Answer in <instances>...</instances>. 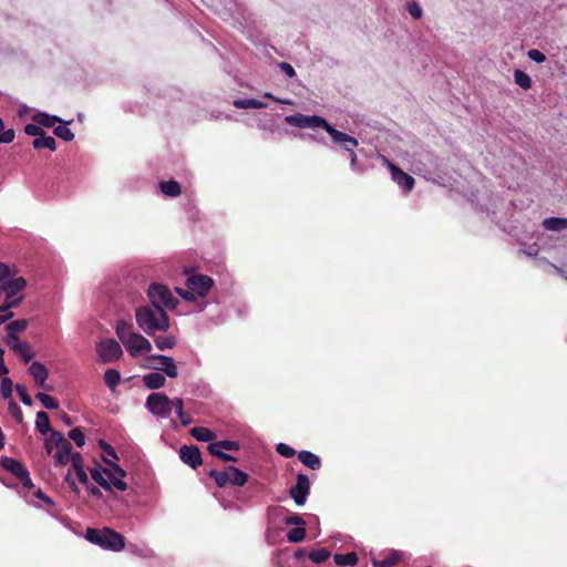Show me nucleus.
I'll return each instance as SVG.
<instances>
[{
    "label": "nucleus",
    "mask_w": 567,
    "mask_h": 567,
    "mask_svg": "<svg viewBox=\"0 0 567 567\" xmlns=\"http://www.w3.org/2000/svg\"><path fill=\"white\" fill-rule=\"evenodd\" d=\"M137 326L148 336L169 328V317L165 309L154 306H142L135 311Z\"/></svg>",
    "instance_id": "nucleus-1"
},
{
    "label": "nucleus",
    "mask_w": 567,
    "mask_h": 567,
    "mask_svg": "<svg viewBox=\"0 0 567 567\" xmlns=\"http://www.w3.org/2000/svg\"><path fill=\"white\" fill-rule=\"evenodd\" d=\"M85 539L103 549L112 551H120L125 547V537L109 527L102 529L87 527Z\"/></svg>",
    "instance_id": "nucleus-2"
},
{
    "label": "nucleus",
    "mask_w": 567,
    "mask_h": 567,
    "mask_svg": "<svg viewBox=\"0 0 567 567\" xmlns=\"http://www.w3.org/2000/svg\"><path fill=\"white\" fill-rule=\"evenodd\" d=\"M27 287V280L23 277L8 279L0 286V296L4 295V302L0 306V313L17 308L21 305L23 296H18Z\"/></svg>",
    "instance_id": "nucleus-3"
},
{
    "label": "nucleus",
    "mask_w": 567,
    "mask_h": 567,
    "mask_svg": "<svg viewBox=\"0 0 567 567\" xmlns=\"http://www.w3.org/2000/svg\"><path fill=\"white\" fill-rule=\"evenodd\" d=\"M147 296L152 306L163 309H175L179 302L178 299L173 296L172 291L162 284H152L147 290Z\"/></svg>",
    "instance_id": "nucleus-4"
},
{
    "label": "nucleus",
    "mask_w": 567,
    "mask_h": 567,
    "mask_svg": "<svg viewBox=\"0 0 567 567\" xmlns=\"http://www.w3.org/2000/svg\"><path fill=\"white\" fill-rule=\"evenodd\" d=\"M145 406L154 416L166 419L172 413L173 399L165 393L153 392L146 398Z\"/></svg>",
    "instance_id": "nucleus-5"
},
{
    "label": "nucleus",
    "mask_w": 567,
    "mask_h": 567,
    "mask_svg": "<svg viewBox=\"0 0 567 567\" xmlns=\"http://www.w3.org/2000/svg\"><path fill=\"white\" fill-rule=\"evenodd\" d=\"M0 466L14 475L23 487L31 488L33 486L28 468L20 461L9 456H2Z\"/></svg>",
    "instance_id": "nucleus-6"
},
{
    "label": "nucleus",
    "mask_w": 567,
    "mask_h": 567,
    "mask_svg": "<svg viewBox=\"0 0 567 567\" xmlns=\"http://www.w3.org/2000/svg\"><path fill=\"white\" fill-rule=\"evenodd\" d=\"M96 352L103 363H111L123 355L120 343L114 339H104L96 344Z\"/></svg>",
    "instance_id": "nucleus-7"
},
{
    "label": "nucleus",
    "mask_w": 567,
    "mask_h": 567,
    "mask_svg": "<svg viewBox=\"0 0 567 567\" xmlns=\"http://www.w3.org/2000/svg\"><path fill=\"white\" fill-rule=\"evenodd\" d=\"M286 122L289 125L300 127V128H315L321 127L327 131L329 123L326 118L319 115H303V114H295L286 117Z\"/></svg>",
    "instance_id": "nucleus-8"
},
{
    "label": "nucleus",
    "mask_w": 567,
    "mask_h": 567,
    "mask_svg": "<svg viewBox=\"0 0 567 567\" xmlns=\"http://www.w3.org/2000/svg\"><path fill=\"white\" fill-rule=\"evenodd\" d=\"M186 286L199 297H205L213 288L214 280L207 275L195 274L187 278Z\"/></svg>",
    "instance_id": "nucleus-9"
},
{
    "label": "nucleus",
    "mask_w": 567,
    "mask_h": 567,
    "mask_svg": "<svg viewBox=\"0 0 567 567\" xmlns=\"http://www.w3.org/2000/svg\"><path fill=\"white\" fill-rule=\"evenodd\" d=\"M310 492V481L306 474H298L296 484L290 488L289 494L298 506L306 503Z\"/></svg>",
    "instance_id": "nucleus-10"
},
{
    "label": "nucleus",
    "mask_w": 567,
    "mask_h": 567,
    "mask_svg": "<svg viewBox=\"0 0 567 567\" xmlns=\"http://www.w3.org/2000/svg\"><path fill=\"white\" fill-rule=\"evenodd\" d=\"M326 132L330 135L332 142L334 144L339 145L346 152H350L359 145V142L355 137H353L347 133H343L341 131H338L330 124L327 127Z\"/></svg>",
    "instance_id": "nucleus-11"
},
{
    "label": "nucleus",
    "mask_w": 567,
    "mask_h": 567,
    "mask_svg": "<svg viewBox=\"0 0 567 567\" xmlns=\"http://www.w3.org/2000/svg\"><path fill=\"white\" fill-rule=\"evenodd\" d=\"M383 159L391 172L392 179L404 190V193H410L415 184L414 178L411 175L403 172L402 169H400L385 157Z\"/></svg>",
    "instance_id": "nucleus-12"
},
{
    "label": "nucleus",
    "mask_w": 567,
    "mask_h": 567,
    "mask_svg": "<svg viewBox=\"0 0 567 567\" xmlns=\"http://www.w3.org/2000/svg\"><path fill=\"white\" fill-rule=\"evenodd\" d=\"M124 346L132 357L147 353L152 349L151 342L140 333L131 336Z\"/></svg>",
    "instance_id": "nucleus-13"
},
{
    "label": "nucleus",
    "mask_w": 567,
    "mask_h": 567,
    "mask_svg": "<svg viewBox=\"0 0 567 567\" xmlns=\"http://www.w3.org/2000/svg\"><path fill=\"white\" fill-rule=\"evenodd\" d=\"M179 458L194 470L203 463L202 453L196 445H183L179 449Z\"/></svg>",
    "instance_id": "nucleus-14"
},
{
    "label": "nucleus",
    "mask_w": 567,
    "mask_h": 567,
    "mask_svg": "<svg viewBox=\"0 0 567 567\" xmlns=\"http://www.w3.org/2000/svg\"><path fill=\"white\" fill-rule=\"evenodd\" d=\"M151 360L158 362V365L155 369L163 371L169 378H176L178 375L177 365L173 358L156 354L152 355Z\"/></svg>",
    "instance_id": "nucleus-15"
},
{
    "label": "nucleus",
    "mask_w": 567,
    "mask_h": 567,
    "mask_svg": "<svg viewBox=\"0 0 567 567\" xmlns=\"http://www.w3.org/2000/svg\"><path fill=\"white\" fill-rule=\"evenodd\" d=\"M402 559L401 553L396 550H390L388 553H381L377 557L372 558L374 567H392L398 565Z\"/></svg>",
    "instance_id": "nucleus-16"
},
{
    "label": "nucleus",
    "mask_w": 567,
    "mask_h": 567,
    "mask_svg": "<svg viewBox=\"0 0 567 567\" xmlns=\"http://www.w3.org/2000/svg\"><path fill=\"white\" fill-rule=\"evenodd\" d=\"M29 373L33 377L38 386L43 388L48 391L52 390L50 386L45 385V380L48 379L49 371L44 367V364L38 361L32 362L31 365L29 367Z\"/></svg>",
    "instance_id": "nucleus-17"
},
{
    "label": "nucleus",
    "mask_w": 567,
    "mask_h": 567,
    "mask_svg": "<svg viewBox=\"0 0 567 567\" xmlns=\"http://www.w3.org/2000/svg\"><path fill=\"white\" fill-rule=\"evenodd\" d=\"M72 444L65 439V442L61 444L60 447H56V452L54 454V465L55 466H64L70 462L72 455Z\"/></svg>",
    "instance_id": "nucleus-18"
},
{
    "label": "nucleus",
    "mask_w": 567,
    "mask_h": 567,
    "mask_svg": "<svg viewBox=\"0 0 567 567\" xmlns=\"http://www.w3.org/2000/svg\"><path fill=\"white\" fill-rule=\"evenodd\" d=\"M143 384L150 390H158L166 383V378L159 372H151L143 375Z\"/></svg>",
    "instance_id": "nucleus-19"
},
{
    "label": "nucleus",
    "mask_w": 567,
    "mask_h": 567,
    "mask_svg": "<svg viewBox=\"0 0 567 567\" xmlns=\"http://www.w3.org/2000/svg\"><path fill=\"white\" fill-rule=\"evenodd\" d=\"M298 458L303 465L313 471L319 470L321 467L320 457L310 451H300L298 453Z\"/></svg>",
    "instance_id": "nucleus-20"
},
{
    "label": "nucleus",
    "mask_w": 567,
    "mask_h": 567,
    "mask_svg": "<svg viewBox=\"0 0 567 567\" xmlns=\"http://www.w3.org/2000/svg\"><path fill=\"white\" fill-rule=\"evenodd\" d=\"M65 442L64 435L59 431H51L50 435L44 441V449L47 454H51L54 449L60 447Z\"/></svg>",
    "instance_id": "nucleus-21"
},
{
    "label": "nucleus",
    "mask_w": 567,
    "mask_h": 567,
    "mask_svg": "<svg viewBox=\"0 0 567 567\" xmlns=\"http://www.w3.org/2000/svg\"><path fill=\"white\" fill-rule=\"evenodd\" d=\"M12 350L20 355L24 363L30 362L34 357V352L28 342L17 341V344H12Z\"/></svg>",
    "instance_id": "nucleus-22"
},
{
    "label": "nucleus",
    "mask_w": 567,
    "mask_h": 567,
    "mask_svg": "<svg viewBox=\"0 0 567 567\" xmlns=\"http://www.w3.org/2000/svg\"><path fill=\"white\" fill-rule=\"evenodd\" d=\"M208 475L214 478L216 485L220 488H224L227 486V484H230V471L229 466L226 467L224 471H217L212 470Z\"/></svg>",
    "instance_id": "nucleus-23"
},
{
    "label": "nucleus",
    "mask_w": 567,
    "mask_h": 567,
    "mask_svg": "<svg viewBox=\"0 0 567 567\" xmlns=\"http://www.w3.org/2000/svg\"><path fill=\"white\" fill-rule=\"evenodd\" d=\"M190 435L199 442H213L216 437V434L212 430L204 426L193 427Z\"/></svg>",
    "instance_id": "nucleus-24"
},
{
    "label": "nucleus",
    "mask_w": 567,
    "mask_h": 567,
    "mask_svg": "<svg viewBox=\"0 0 567 567\" xmlns=\"http://www.w3.org/2000/svg\"><path fill=\"white\" fill-rule=\"evenodd\" d=\"M543 226L546 230L560 231L567 229V218L549 217L543 221Z\"/></svg>",
    "instance_id": "nucleus-25"
},
{
    "label": "nucleus",
    "mask_w": 567,
    "mask_h": 567,
    "mask_svg": "<svg viewBox=\"0 0 567 567\" xmlns=\"http://www.w3.org/2000/svg\"><path fill=\"white\" fill-rule=\"evenodd\" d=\"M32 146L35 150L49 148L50 151L53 152V151L56 150V142H55V140L52 136L47 135L45 132H44L43 135H41L38 138L33 140Z\"/></svg>",
    "instance_id": "nucleus-26"
},
{
    "label": "nucleus",
    "mask_w": 567,
    "mask_h": 567,
    "mask_svg": "<svg viewBox=\"0 0 567 567\" xmlns=\"http://www.w3.org/2000/svg\"><path fill=\"white\" fill-rule=\"evenodd\" d=\"M132 324L124 321L118 320L115 326V332L118 339L123 342V344L126 343V340L130 339L131 336L135 334V332L131 331Z\"/></svg>",
    "instance_id": "nucleus-27"
},
{
    "label": "nucleus",
    "mask_w": 567,
    "mask_h": 567,
    "mask_svg": "<svg viewBox=\"0 0 567 567\" xmlns=\"http://www.w3.org/2000/svg\"><path fill=\"white\" fill-rule=\"evenodd\" d=\"M35 429L41 433V434H47L51 431H53L51 429V424H50V419H49V415L47 412L44 411H39L37 413V419H35Z\"/></svg>",
    "instance_id": "nucleus-28"
},
{
    "label": "nucleus",
    "mask_w": 567,
    "mask_h": 567,
    "mask_svg": "<svg viewBox=\"0 0 567 567\" xmlns=\"http://www.w3.org/2000/svg\"><path fill=\"white\" fill-rule=\"evenodd\" d=\"M33 120L35 123H38L41 127L44 126V127H53L55 125V123H60L62 122V120L55 115H50V114H47V113H37L34 116H33Z\"/></svg>",
    "instance_id": "nucleus-29"
},
{
    "label": "nucleus",
    "mask_w": 567,
    "mask_h": 567,
    "mask_svg": "<svg viewBox=\"0 0 567 567\" xmlns=\"http://www.w3.org/2000/svg\"><path fill=\"white\" fill-rule=\"evenodd\" d=\"M159 187L162 193L169 197H177L182 193L181 185L176 181L162 182Z\"/></svg>",
    "instance_id": "nucleus-30"
},
{
    "label": "nucleus",
    "mask_w": 567,
    "mask_h": 567,
    "mask_svg": "<svg viewBox=\"0 0 567 567\" xmlns=\"http://www.w3.org/2000/svg\"><path fill=\"white\" fill-rule=\"evenodd\" d=\"M28 328L27 319L11 321L7 326L8 339H16V334L23 332Z\"/></svg>",
    "instance_id": "nucleus-31"
},
{
    "label": "nucleus",
    "mask_w": 567,
    "mask_h": 567,
    "mask_svg": "<svg viewBox=\"0 0 567 567\" xmlns=\"http://www.w3.org/2000/svg\"><path fill=\"white\" fill-rule=\"evenodd\" d=\"M173 409L175 410L183 426H187L193 422V420L184 412V401L182 399H173Z\"/></svg>",
    "instance_id": "nucleus-32"
},
{
    "label": "nucleus",
    "mask_w": 567,
    "mask_h": 567,
    "mask_svg": "<svg viewBox=\"0 0 567 567\" xmlns=\"http://www.w3.org/2000/svg\"><path fill=\"white\" fill-rule=\"evenodd\" d=\"M237 109H265L267 104L256 99H237L234 101Z\"/></svg>",
    "instance_id": "nucleus-33"
},
{
    "label": "nucleus",
    "mask_w": 567,
    "mask_h": 567,
    "mask_svg": "<svg viewBox=\"0 0 567 567\" xmlns=\"http://www.w3.org/2000/svg\"><path fill=\"white\" fill-rule=\"evenodd\" d=\"M333 559L338 566H354L358 563V556L354 551L336 554Z\"/></svg>",
    "instance_id": "nucleus-34"
},
{
    "label": "nucleus",
    "mask_w": 567,
    "mask_h": 567,
    "mask_svg": "<svg viewBox=\"0 0 567 567\" xmlns=\"http://www.w3.org/2000/svg\"><path fill=\"white\" fill-rule=\"evenodd\" d=\"M230 484L234 486H244L248 481V475L237 467L229 466Z\"/></svg>",
    "instance_id": "nucleus-35"
},
{
    "label": "nucleus",
    "mask_w": 567,
    "mask_h": 567,
    "mask_svg": "<svg viewBox=\"0 0 567 567\" xmlns=\"http://www.w3.org/2000/svg\"><path fill=\"white\" fill-rule=\"evenodd\" d=\"M104 381L109 389L111 391H114L118 383L121 382V374L115 369H109L104 373Z\"/></svg>",
    "instance_id": "nucleus-36"
},
{
    "label": "nucleus",
    "mask_w": 567,
    "mask_h": 567,
    "mask_svg": "<svg viewBox=\"0 0 567 567\" xmlns=\"http://www.w3.org/2000/svg\"><path fill=\"white\" fill-rule=\"evenodd\" d=\"M514 81L524 90L530 89L533 84L530 76L522 70H515Z\"/></svg>",
    "instance_id": "nucleus-37"
},
{
    "label": "nucleus",
    "mask_w": 567,
    "mask_h": 567,
    "mask_svg": "<svg viewBox=\"0 0 567 567\" xmlns=\"http://www.w3.org/2000/svg\"><path fill=\"white\" fill-rule=\"evenodd\" d=\"M156 347L164 351L166 349H172L176 344V338L174 336H158L154 339Z\"/></svg>",
    "instance_id": "nucleus-38"
},
{
    "label": "nucleus",
    "mask_w": 567,
    "mask_h": 567,
    "mask_svg": "<svg viewBox=\"0 0 567 567\" xmlns=\"http://www.w3.org/2000/svg\"><path fill=\"white\" fill-rule=\"evenodd\" d=\"M104 474L109 477V482L111 483V488L115 487L116 489L124 492L127 488V484L123 481L122 477L115 476L111 470L103 468Z\"/></svg>",
    "instance_id": "nucleus-39"
},
{
    "label": "nucleus",
    "mask_w": 567,
    "mask_h": 567,
    "mask_svg": "<svg viewBox=\"0 0 567 567\" xmlns=\"http://www.w3.org/2000/svg\"><path fill=\"white\" fill-rule=\"evenodd\" d=\"M92 480L97 483L105 491H111V483L104 477V472L100 468H92L90 471Z\"/></svg>",
    "instance_id": "nucleus-40"
},
{
    "label": "nucleus",
    "mask_w": 567,
    "mask_h": 567,
    "mask_svg": "<svg viewBox=\"0 0 567 567\" xmlns=\"http://www.w3.org/2000/svg\"><path fill=\"white\" fill-rule=\"evenodd\" d=\"M35 398L48 410H55L59 408V402L53 396H51L47 393L39 392V393H37Z\"/></svg>",
    "instance_id": "nucleus-41"
},
{
    "label": "nucleus",
    "mask_w": 567,
    "mask_h": 567,
    "mask_svg": "<svg viewBox=\"0 0 567 567\" xmlns=\"http://www.w3.org/2000/svg\"><path fill=\"white\" fill-rule=\"evenodd\" d=\"M330 555L331 553L327 548H318L310 551L309 558L316 564H321L326 561Z\"/></svg>",
    "instance_id": "nucleus-42"
},
{
    "label": "nucleus",
    "mask_w": 567,
    "mask_h": 567,
    "mask_svg": "<svg viewBox=\"0 0 567 567\" xmlns=\"http://www.w3.org/2000/svg\"><path fill=\"white\" fill-rule=\"evenodd\" d=\"M53 133L65 142H71L74 138V133L65 125L55 126Z\"/></svg>",
    "instance_id": "nucleus-43"
},
{
    "label": "nucleus",
    "mask_w": 567,
    "mask_h": 567,
    "mask_svg": "<svg viewBox=\"0 0 567 567\" xmlns=\"http://www.w3.org/2000/svg\"><path fill=\"white\" fill-rule=\"evenodd\" d=\"M306 537V529L301 526L295 527L287 534V539L290 543H300Z\"/></svg>",
    "instance_id": "nucleus-44"
},
{
    "label": "nucleus",
    "mask_w": 567,
    "mask_h": 567,
    "mask_svg": "<svg viewBox=\"0 0 567 567\" xmlns=\"http://www.w3.org/2000/svg\"><path fill=\"white\" fill-rule=\"evenodd\" d=\"M69 437L74 441L76 446L82 447L85 444V436L81 427H74L69 432Z\"/></svg>",
    "instance_id": "nucleus-45"
},
{
    "label": "nucleus",
    "mask_w": 567,
    "mask_h": 567,
    "mask_svg": "<svg viewBox=\"0 0 567 567\" xmlns=\"http://www.w3.org/2000/svg\"><path fill=\"white\" fill-rule=\"evenodd\" d=\"M0 389H1L2 396L4 399H10L12 395V391H13L12 380L8 377H2Z\"/></svg>",
    "instance_id": "nucleus-46"
},
{
    "label": "nucleus",
    "mask_w": 567,
    "mask_h": 567,
    "mask_svg": "<svg viewBox=\"0 0 567 567\" xmlns=\"http://www.w3.org/2000/svg\"><path fill=\"white\" fill-rule=\"evenodd\" d=\"M24 133L30 136H34V138H38L39 136L43 135L44 130L37 123H30L24 126Z\"/></svg>",
    "instance_id": "nucleus-47"
},
{
    "label": "nucleus",
    "mask_w": 567,
    "mask_h": 567,
    "mask_svg": "<svg viewBox=\"0 0 567 567\" xmlns=\"http://www.w3.org/2000/svg\"><path fill=\"white\" fill-rule=\"evenodd\" d=\"M16 391L23 404H25L28 406L32 405V403H33L32 398L28 394L27 389L23 385L17 384Z\"/></svg>",
    "instance_id": "nucleus-48"
},
{
    "label": "nucleus",
    "mask_w": 567,
    "mask_h": 567,
    "mask_svg": "<svg viewBox=\"0 0 567 567\" xmlns=\"http://www.w3.org/2000/svg\"><path fill=\"white\" fill-rule=\"evenodd\" d=\"M276 451L278 452V454H280L284 457H292L297 453L295 449H292L291 446H289L285 443L277 444Z\"/></svg>",
    "instance_id": "nucleus-49"
},
{
    "label": "nucleus",
    "mask_w": 567,
    "mask_h": 567,
    "mask_svg": "<svg viewBox=\"0 0 567 567\" xmlns=\"http://www.w3.org/2000/svg\"><path fill=\"white\" fill-rule=\"evenodd\" d=\"M408 9V12L410 13V16L415 19V20H419L422 18V8L419 6V3L416 2H410L406 7Z\"/></svg>",
    "instance_id": "nucleus-50"
},
{
    "label": "nucleus",
    "mask_w": 567,
    "mask_h": 567,
    "mask_svg": "<svg viewBox=\"0 0 567 567\" xmlns=\"http://www.w3.org/2000/svg\"><path fill=\"white\" fill-rule=\"evenodd\" d=\"M74 471L84 468V458L79 452H73L70 458Z\"/></svg>",
    "instance_id": "nucleus-51"
},
{
    "label": "nucleus",
    "mask_w": 567,
    "mask_h": 567,
    "mask_svg": "<svg viewBox=\"0 0 567 567\" xmlns=\"http://www.w3.org/2000/svg\"><path fill=\"white\" fill-rule=\"evenodd\" d=\"M9 411L18 423H21L23 421L22 411L16 402H10Z\"/></svg>",
    "instance_id": "nucleus-52"
},
{
    "label": "nucleus",
    "mask_w": 567,
    "mask_h": 567,
    "mask_svg": "<svg viewBox=\"0 0 567 567\" xmlns=\"http://www.w3.org/2000/svg\"><path fill=\"white\" fill-rule=\"evenodd\" d=\"M104 462L110 466L109 470H111L115 476L122 477V478H124L126 476V472L116 463L109 461L106 458L104 460Z\"/></svg>",
    "instance_id": "nucleus-53"
},
{
    "label": "nucleus",
    "mask_w": 567,
    "mask_h": 567,
    "mask_svg": "<svg viewBox=\"0 0 567 567\" xmlns=\"http://www.w3.org/2000/svg\"><path fill=\"white\" fill-rule=\"evenodd\" d=\"M528 58L537 63H543L546 60V56L543 52L536 49H532L527 53Z\"/></svg>",
    "instance_id": "nucleus-54"
},
{
    "label": "nucleus",
    "mask_w": 567,
    "mask_h": 567,
    "mask_svg": "<svg viewBox=\"0 0 567 567\" xmlns=\"http://www.w3.org/2000/svg\"><path fill=\"white\" fill-rule=\"evenodd\" d=\"M218 444L221 449L227 450V451L239 450V443L237 441L224 440V441H218Z\"/></svg>",
    "instance_id": "nucleus-55"
},
{
    "label": "nucleus",
    "mask_w": 567,
    "mask_h": 567,
    "mask_svg": "<svg viewBox=\"0 0 567 567\" xmlns=\"http://www.w3.org/2000/svg\"><path fill=\"white\" fill-rule=\"evenodd\" d=\"M286 524L288 525H295L297 527L301 526L305 524V520L302 519L301 516H299L298 514H292V515H289L286 519H285Z\"/></svg>",
    "instance_id": "nucleus-56"
},
{
    "label": "nucleus",
    "mask_w": 567,
    "mask_h": 567,
    "mask_svg": "<svg viewBox=\"0 0 567 567\" xmlns=\"http://www.w3.org/2000/svg\"><path fill=\"white\" fill-rule=\"evenodd\" d=\"M280 66V70L288 76V78H293L296 75V71L295 69L292 68L291 64L287 63V62H281L279 64Z\"/></svg>",
    "instance_id": "nucleus-57"
},
{
    "label": "nucleus",
    "mask_w": 567,
    "mask_h": 567,
    "mask_svg": "<svg viewBox=\"0 0 567 567\" xmlns=\"http://www.w3.org/2000/svg\"><path fill=\"white\" fill-rule=\"evenodd\" d=\"M0 133L2 135L3 143H11L16 137V132L13 128L3 130Z\"/></svg>",
    "instance_id": "nucleus-58"
},
{
    "label": "nucleus",
    "mask_w": 567,
    "mask_h": 567,
    "mask_svg": "<svg viewBox=\"0 0 567 567\" xmlns=\"http://www.w3.org/2000/svg\"><path fill=\"white\" fill-rule=\"evenodd\" d=\"M207 450H208V452H209L212 455H214V456H216V457H218V458H219L220 453H223V451H221L223 449L219 446L218 442H213V443H210V444L208 445Z\"/></svg>",
    "instance_id": "nucleus-59"
},
{
    "label": "nucleus",
    "mask_w": 567,
    "mask_h": 567,
    "mask_svg": "<svg viewBox=\"0 0 567 567\" xmlns=\"http://www.w3.org/2000/svg\"><path fill=\"white\" fill-rule=\"evenodd\" d=\"M65 482L68 483L70 489L75 493V494H79L80 489L74 481V478L72 477L71 473L69 472L65 476Z\"/></svg>",
    "instance_id": "nucleus-60"
},
{
    "label": "nucleus",
    "mask_w": 567,
    "mask_h": 567,
    "mask_svg": "<svg viewBox=\"0 0 567 567\" xmlns=\"http://www.w3.org/2000/svg\"><path fill=\"white\" fill-rule=\"evenodd\" d=\"M178 295H181L185 300L193 301L195 300V292L192 290H183L181 288H176Z\"/></svg>",
    "instance_id": "nucleus-61"
},
{
    "label": "nucleus",
    "mask_w": 567,
    "mask_h": 567,
    "mask_svg": "<svg viewBox=\"0 0 567 567\" xmlns=\"http://www.w3.org/2000/svg\"><path fill=\"white\" fill-rule=\"evenodd\" d=\"M74 472H75V475H76V477H78L80 483L86 484V485L89 484L87 474H86L84 468H80V470H76Z\"/></svg>",
    "instance_id": "nucleus-62"
},
{
    "label": "nucleus",
    "mask_w": 567,
    "mask_h": 567,
    "mask_svg": "<svg viewBox=\"0 0 567 567\" xmlns=\"http://www.w3.org/2000/svg\"><path fill=\"white\" fill-rule=\"evenodd\" d=\"M10 276V268L6 264L0 262V281H3Z\"/></svg>",
    "instance_id": "nucleus-63"
},
{
    "label": "nucleus",
    "mask_w": 567,
    "mask_h": 567,
    "mask_svg": "<svg viewBox=\"0 0 567 567\" xmlns=\"http://www.w3.org/2000/svg\"><path fill=\"white\" fill-rule=\"evenodd\" d=\"M101 446H102V449L104 450V452H105L107 455H110V456L114 457L115 460H117V458H118V457H117V455H116L115 450H114L112 446H110L109 444H106V443H104V442H101Z\"/></svg>",
    "instance_id": "nucleus-64"
}]
</instances>
